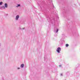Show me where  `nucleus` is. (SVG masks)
Here are the masks:
<instances>
[{
    "label": "nucleus",
    "instance_id": "f257e3e1",
    "mask_svg": "<svg viewBox=\"0 0 80 80\" xmlns=\"http://www.w3.org/2000/svg\"><path fill=\"white\" fill-rule=\"evenodd\" d=\"M60 51H61V48L60 47L58 48L56 50V52L58 53H60Z\"/></svg>",
    "mask_w": 80,
    "mask_h": 80
},
{
    "label": "nucleus",
    "instance_id": "f03ea898",
    "mask_svg": "<svg viewBox=\"0 0 80 80\" xmlns=\"http://www.w3.org/2000/svg\"><path fill=\"white\" fill-rule=\"evenodd\" d=\"M18 18H19V15H17L15 18L16 20H18Z\"/></svg>",
    "mask_w": 80,
    "mask_h": 80
},
{
    "label": "nucleus",
    "instance_id": "7ed1b4c3",
    "mask_svg": "<svg viewBox=\"0 0 80 80\" xmlns=\"http://www.w3.org/2000/svg\"><path fill=\"white\" fill-rule=\"evenodd\" d=\"M4 6L5 8H8V4H7V3H5L4 4Z\"/></svg>",
    "mask_w": 80,
    "mask_h": 80
},
{
    "label": "nucleus",
    "instance_id": "20e7f679",
    "mask_svg": "<svg viewBox=\"0 0 80 80\" xmlns=\"http://www.w3.org/2000/svg\"><path fill=\"white\" fill-rule=\"evenodd\" d=\"M55 32H56V33H57L58 32V29H56L54 30Z\"/></svg>",
    "mask_w": 80,
    "mask_h": 80
},
{
    "label": "nucleus",
    "instance_id": "39448f33",
    "mask_svg": "<svg viewBox=\"0 0 80 80\" xmlns=\"http://www.w3.org/2000/svg\"><path fill=\"white\" fill-rule=\"evenodd\" d=\"M23 67H24V64H22L20 65L21 68H23Z\"/></svg>",
    "mask_w": 80,
    "mask_h": 80
},
{
    "label": "nucleus",
    "instance_id": "423d86ee",
    "mask_svg": "<svg viewBox=\"0 0 80 80\" xmlns=\"http://www.w3.org/2000/svg\"><path fill=\"white\" fill-rule=\"evenodd\" d=\"M1 8L2 9H5L6 8L5 6H2L1 7Z\"/></svg>",
    "mask_w": 80,
    "mask_h": 80
},
{
    "label": "nucleus",
    "instance_id": "0eeeda50",
    "mask_svg": "<svg viewBox=\"0 0 80 80\" xmlns=\"http://www.w3.org/2000/svg\"><path fill=\"white\" fill-rule=\"evenodd\" d=\"M20 4H17V6H16V7H20Z\"/></svg>",
    "mask_w": 80,
    "mask_h": 80
},
{
    "label": "nucleus",
    "instance_id": "6e6552de",
    "mask_svg": "<svg viewBox=\"0 0 80 80\" xmlns=\"http://www.w3.org/2000/svg\"><path fill=\"white\" fill-rule=\"evenodd\" d=\"M69 45L68 44H67L66 45V47H68Z\"/></svg>",
    "mask_w": 80,
    "mask_h": 80
},
{
    "label": "nucleus",
    "instance_id": "1a4fd4ad",
    "mask_svg": "<svg viewBox=\"0 0 80 80\" xmlns=\"http://www.w3.org/2000/svg\"><path fill=\"white\" fill-rule=\"evenodd\" d=\"M2 3H3V2H0V5H2Z\"/></svg>",
    "mask_w": 80,
    "mask_h": 80
},
{
    "label": "nucleus",
    "instance_id": "9d476101",
    "mask_svg": "<svg viewBox=\"0 0 80 80\" xmlns=\"http://www.w3.org/2000/svg\"><path fill=\"white\" fill-rule=\"evenodd\" d=\"M59 67H62V65H59Z\"/></svg>",
    "mask_w": 80,
    "mask_h": 80
},
{
    "label": "nucleus",
    "instance_id": "9b49d317",
    "mask_svg": "<svg viewBox=\"0 0 80 80\" xmlns=\"http://www.w3.org/2000/svg\"><path fill=\"white\" fill-rule=\"evenodd\" d=\"M20 69V68H17V69Z\"/></svg>",
    "mask_w": 80,
    "mask_h": 80
},
{
    "label": "nucleus",
    "instance_id": "f8f14e48",
    "mask_svg": "<svg viewBox=\"0 0 80 80\" xmlns=\"http://www.w3.org/2000/svg\"><path fill=\"white\" fill-rule=\"evenodd\" d=\"M6 16H8V14H6Z\"/></svg>",
    "mask_w": 80,
    "mask_h": 80
},
{
    "label": "nucleus",
    "instance_id": "ddd939ff",
    "mask_svg": "<svg viewBox=\"0 0 80 80\" xmlns=\"http://www.w3.org/2000/svg\"><path fill=\"white\" fill-rule=\"evenodd\" d=\"M25 29V28H22V30Z\"/></svg>",
    "mask_w": 80,
    "mask_h": 80
},
{
    "label": "nucleus",
    "instance_id": "4468645a",
    "mask_svg": "<svg viewBox=\"0 0 80 80\" xmlns=\"http://www.w3.org/2000/svg\"><path fill=\"white\" fill-rule=\"evenodd\" d=\"M61 76H62V74H61Z\"/></svg>",
    "mask_w": 80,
    "mask_h": 80
},
{
    "label": "nucleus",
    "instance_id": "2eb2a0df",
    "mask_svg": "<svg viewBox=\"0 0 80 80\" xmlns=\"http://www.w3.org/2000/svg\"><path fill=\"white\" fill-rule=\"evenodd\" d=\"M1 46V43H0V47Z\"/></svg>",
    "mask_w": 80,
    "mask_h": 80
}]
</instances>
